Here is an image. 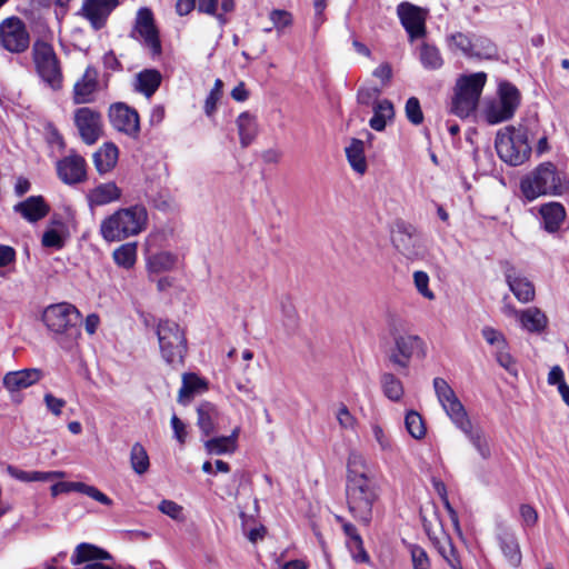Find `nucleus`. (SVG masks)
<instances>
[{"instance_id":"ddd939ff","label":"nucleus","mask_w":569,"mask_h":569,"mask_svg":"<svg viewBox=\"0 0 569 569\" xmlns=\"http://www.w3.org/2000/svg\"><path fill=\"white\" fill-rule=\"evenodd\" d=\"M74 124L84 143L93 144L102 133L101 113L89 108L81 107L74 112Z\"/></svg>"},{"instance_id":"f03ea898","label":"nucleus","mask_w":569,"mask_h":569,"mask_svg":"<svg viewBox=\"0 0 569 569\" xmlns=\"http://www.w3.org/2000/svg\"><path fill=\"white\" fill-rule=\"evenodd\" d=\"M148 224V211L143 204L117 209L104 217L99 232L107 242H119L141 233Z\"/></svg>"},{"instance_id":"ea45409f","label":"nucleus","mask_w":569,"mask_h":569,"mask_svg":"<svg viewBox=\"0 0 569 569\" xmlns=\"http://www.w3.org/2000/svg\"><path fill=\"white\" fill-rule=\"evenodd\" d=\"M207 383L194 373H184L182 376V386L179 390L178 401L188 402L196 393L204 391Z\"/></svg>"},{"instance_id":"e2e57ef3","label":"nucleus","mask_w":569,"mask_h":569,"mask_svg":"<svg viewBox=\"0 0 569 569\" xmlns=\"http://www.w3.org/2000/svg\"><path fill=\"white\" fill-rule=\"evenodd\" d=\"M519 516L523 528L536 526L539 518L537 510L528 503L520 505Z\"/></svg>"},{"instance_id":"a19ab883","label":"nucleus","mask_w":569,"mask_h":569,"mask_svg":"<svg viewBox=\"0 0 569 569\" xmlns=\"http://www.w3.org/2000/svg\"><path fill=\"white\" fill-rule=\"evenodd\" d=\"M380 386L383 395L391 401L398 402L403 397V385L401 380L391 372H383L380 376Z\"/></svg>"},{"instance_id":"423d86ee","label":"nucleus","mask_w":569,"mask_h":569,"mask_svg":"<svg viewBox=\"0 0 569 569\" xmlns=\"http://www.w3.org/2000/svg\"><path fill=\"white\" fill-rule=\"evenodd\" d=\"M31 57L41 81L53 91L60 90L63 86L62 66L53 46L43 39H37L32 43Z\"/></svg>"},{"instance_id":"6e6552de","label":"nucleus","mask_w":569,"mask_h":569,"mask_svg":"<svg viewBox=\"0 0 569 569\" xmlns=\"http://www.w3.org/2000/svg\"><path fill=\"white\" fill-rule=\"evenodd\" d=\"M486 79L483 72L463 76L458 79L451 107L455 114L466 118L476 110Z\"/></svg>"},{"instance_id":"2eb2a0df","label":"nucleus","mask_w":569,"mask_h":569,"mask_svg":"<svg viewBox=\"0 0 569 569\" xmlns=\"http://www.w3.org/2000/svg\"><path fill=\"white\" fill-rule=\"evenodd\" d=\"M134 32L143 40V43L150 49L152 56H159L161 53V42L150 9L140 8L138 10Z\"/></svg>"},{"instance_id":"680f3d73","label":"nucleus","mask_w":569,"mask_h":569,"mask_svg":"<svg viewBox=\"0 0 569 569\" xmlns=\"http://www.w3.org/2000/svg\"><path fill=\"white\" fill-rule=\"evenodd\" d=\"M413 282L418 292L428 300L435 299V293L429 289V276L425 271L413 273Z\"/></svg>"},{"instance_id":"8fccbe9b","label":"nucleus","mask_w":569,"mask_h":569,"mask_svg":"<svg viewBox=\"0 0 569 569\" xmlns=\"http://www.w3.org/2000/svg\"><path fill=\"white\" fill-rule=\"evenodd\" d=\"M347 548L350 551L351 558L357 563H370V556L363 547V540L360 537L353 538V540L346 541Z\"/></svg>"},{"instance_id":"338daca9","label":"nucleus","mask_w":569,"mask_h":569,"mask_svg":"<svg viewBox=\"0 0 569 569\" xmlns=\"http://www.w3.org/2000/svg\"><path fill=\"white\" fill-rule=\"evenodd\" d=\"M171 427L173 429L174 438L183 445L187 438L186 425L176 416L171 417Z\"/></svg>"},{"instance_id":"0e129e2a","label":"nucleus","mask_w":569,"mask_h":569,"mask_svg":"<svg viewBox=\"0 0 569 569\" xmlns=\"http://www.w3.org/2000/svg\"><path fill=\"white\" fill-rule=\"evenodd\" d=\"M196 3L200 12L214 16L221 24L226 23L224 17L217 14L218 0H196Z\"/></svg>"},{"instance_id":"4c0bfd02","label":"nucleus","mask_w":569,"mask_h":569,"mask_svg":"<svg viewBox=\"0 0 569 569\" xmlns=\"http://www.w3.org/2000/svg\"><path fill=\"white\" fill-rule=\"evenodd\" d=\"M161 79V73L158 70L147 69L137 74L134 88L150 98L160 87Z\"/></svg>"},{"instance_id":"4be33fe9","label":"nucleus","mask_w":569,"mask_h":569,"mask_svg":"<svg viewBox=\"0 0 569 569\" xmlns=\"http://www.w3.org/2000/svg\"><path fill=\"white\" fill-rule=\"evenodd\" d=\"M459 430L466 436L482 460H489L491 458L492 451L490 438L480 423L469 421Z\"/></svg>"},{"instance_id":"5701e85b","label":"nucleus","mask_w":569,"mask_h":569,"mask_svg":"<svg viewBox=\"0 0 569 569\" xmlns=\"http://www.w3.org/2000/svg\"><path fill=\"white\" fill-rule=\"evenodd\" d=\"M98 89V72L89 66L82 77L73 86V102L84 104L93 101V94Z\"/></svg>"},{"instance_id":"a211bd4d","label":"nucleus","mask_w":569,"mask_h":569,"mask_svg":"<svg viewBox=\"0 0 569 569\" xmlns=\"http://www.w3.org/2000/svg\"><path fill=\"white\" fill-rule=\"evenodd\" d=\"M397 14L411 40L425 36V12L422 9L409 2H401L397 7Z\"/></svg>"},{"instance_id":"09e8293b","label":"nucleus","mask_w":569,"mask_h":569,"mask_svg":"<svg viewBox=\"0 0 569 569\" xmlns=\"http://www.w3.org/2000/svg\"><path fill=\"white\" fill-rule=\"evenodd\" d=\"M405 425L408 432L415 439H421L426 435V427L421 416L417 411H409L405 418Z\"/></svg>"},{"instance_id":"1a4fd4ad","label":"nucleus","mask_w":569,"mask_h":569,"mask_svg":"<svg viewBox=\"0 0 569 569\" xmlns=\"http://www.w3.org/2000/svg\"><path fill=\"white\" fill-rule=\"evenodd\" d=\"M520 92L510 82H501L498 99L488 103L485 118L488 123L497 124L511 119L520 104Z\"/></svg>"},{"instance_id":"473e14b6","label":"nucleus","mask_w":569,"mask_h":569,"mask_svg":"<svg viewBox=\"0 0 569 569\" xmlns=\"http://www.w3.org/2000/svg\"><path fill=\"white\" fill-rule=\"evenodd\" d=\"M119 157V150L116 144L108 142L101 146L93 153V163L97 171L101 174L111 171L117 162Z\"/></svg>"},{"instance_id":"7ed1b4c3","label":"nucleus","mask_w":569,"mask_h":569,"mask_svg":"<svg viewBox=\"0 0 569 569\" xmlns=\"http://www.w3.org/2000/svg\"><path fill=\"white\" fill-rule=\"evenodd\" d=\"M520 190L528 201L542 196H562L569 191V180L553 163L543 162L521 179Z\"/></svg>"},{"instance_id":"72a5a7b5","label":"nucleus","mask_w":569,"mask_h":569,"mask_svg":"<svg viewBox=\"0 0 569 569\" xmlns=\"http://www.w3.org/2000/svg\"><path fill=\"white\" fill-rule=\"evenodd\" d=\"M240 144L247 148L258 134V123L256 116L248 111L240 113L236 120Z\"/></svg>"},{"instance_id":"412c9836","label":"nucleus","mask_w":569,"mask_h":569,"mask_svg":"<svg viewBox=\"0 0 569 569\" xmlns=\"http://www.w3.org/2000/svg\"><path fill=\"white\" fill-rule=\"evenodd\" d=\"M422 345L417 336H400L395 340V348L389 355V360L399 368H407L413 352Z\"/></svg>"},{"instance_id":"79ce46f5","label":"nucleus","mask_w":569,"mask_h":569,"mask_svg":"<svg viewBox=\"0 0 569 569\" xmlns=\"http://www.w3.org/2000/svg\"><path fill=\"white\" fill-rule=\"evenodd\" d=\"M114 262L124 269H130L137 261V243L128 242L118 247L112 253Z\"/></svg>"},{"instance_id":"2f4dec72","label":"nucleus","mask_w":569,"mask_h":569,"mask_svg":"<svg viewBox=\"0 0 569 569\" xmlns=\"http://www.w3.org/2000/svg\"><path fill=\"white\" fill-rule=\"evenodd\" d=\"M543 228L549 233L557 232L566 219V209L560 202H548L540 207Z\"/></svg>"},{"instance_id":"c756f323","label":"nucleus","mask_w":569,"mask_h":569,"mask_svg":"<svg viewBox=\"0 0 569 569\" xmlns=\"http://www.w3.org/2000/svg\"><path fill=\"white\" fill-rule=\"evenodd\" d=\"M428 536L451 569H463L458 551L451 538L445 531L441 530L440 533L437 535L428 530Z\"/></svg>"},{"instance_id":"37998d69","label":"nucleus","mask_w":569,"mask_h":569,"mask_svg":"<svg viewBox=\"0 0 569 569\" xmlns=\"http://www.w3.org/2000/svg\"><path fill=\"white\" fill-rule=\"evenodd\" d=\"M496 46L482 36H472L471 58L491 59L496 56Z\"/></svg>"},{"instance_id":"c85d7f7f","label":"nucleus","mask_w":569,"mask_h":569,"mask_svg":"<svg viewBox=\"0 0 569 569\" xmlns=\"http://www.w3.org/2000/svg\"><path fill=\"white\" fill-rule=\"evenodd\" d=\"M111 555L107 550L89 542H81L74 548L70 562L73 566H79L82 563L87 565L91 562L111 560Z\"/></svg>"},{"instance_id":"b1692460","label":"nucleus","mask_w":569,"mask_h":569,"mask_svg":"<svg viewBox=\"0 0 569 569\" xmlns=\"http://www.w3.org/2000/svg\"><path fill=\"white\" fill-rule=\"evenodd\" d=\"M42 377V370L37 368L10 371L3 377V386L10 393H13L33 386L40 381Z\"/></svg>"},{"instance_id":"c9c22d12","label":"nucleus","mask_w":569,"mask_h":569,"mask_svg":"<svg viewBox=\"0 0 569 569\" xmlns=\"http://www.w3.org/2000/svg\"><path fill=\"white\" fill-rule=\"evenodd\" d=\"M346 157L352 168L359 174L367 171V160L365 156V143L360 139H351L349 146L346 147Z\"/></svg>"},{"instance_id":"6e6d98bb","label":"nucleus","mask_w":569,"mask_h":569,"mask_svg":"<svg viewBox=\"0 0 569 569\" xmlns=\"http://www.w3.org/2000/svg\"><path fill=\"white\" fill-rule=\"evenodd\" d=\"M158 509L166 516L170 517L171 519L176 521H183L184 515H183V508L182 506L178 505L177 502L168 499H163L160 501Z\"/></svg>"},{"instance_id":"6ab92c4d","label":"nucleus","mask_w":569,"mask_h":569,"mask_svg":"<svg viewBox=\"0 0 569 569\" xmlns=\"http://www.w3.org/2000/svg\"><path fill=\"white\" fill-rule=\"evenodd\" d=\"M506 282L516 299L521 303H529L535 300V284L512 266L505 270Z\"/></svg>"},{"instance_id":"4468645a","label":"nucleus","mask_w":569,"mask_h":569,"mask_svg":"<svg viewBox=\"0 0 569 569\" xmlns=\"http://www.w3.org/2000/svg\"><path fill=\"white\" fill-rule=\"evenodd\" d=\"M496 539L509 566L518 568L521 565L522 555L515 530L505 522H498Z\"/></svg>"},{"instance_id":"bf43d9fd","label":"nucleus","mask_w":569,"mask_h":569,"mask_svg":"<svg viewBox=\"0 0 569 569\" xmlns=\"http://www.w3.org/2000/svg\"><path fill=\"white\" fill-rule=\"evenodd\" d=\"M371 431L373 439L378 443L381 451L392 452L395 446L392 443L391 438L385 432V430L379 425H372Z\"/></svg>"},{"instance_id":"de8ad7c7","label":"nucleus","mask_w":569,"mask_h":569,"mask_svg":"<svg viewBox=\"0 0 569 569\" xmlns=\"http://www.w3.org/2000/svg\"><path fill=\"white\" fill-rule=\"evenodd\" d=\"M448 47L451 51H460L465 57L471 58L472 36L456 32L449 36Z\"/></svg>"},{"instance_id":"49530a36","label":"nucleus","mask_w":569,"mask_h":569,"mask_svg":"<svg viewBox=\"0 0 569 569\" xmlns=\"http://www.w3.org/2000/svg\"><path fill=\"white\" fill-rule=\"evenodd\" d=\"M269 20L272 22V27L264 28V32H271L273 29L278 33H282L284 29L289 28L293 23L292 14L287 10L274 9L269 13Z\"/></svg>"},{"instance_id":"58836bf2","label":"nucleus","mask_w":569,"mask_h":569,"mask_svg":"<svg viewBox=\"0 0 569 569\" xmlns=\"http://www.w3.org/2000/svg\"><path fill=\"white\" fill-rule=\"evenodd\" d=\"M198 420L197 425L202 433L208 437L217 431L216 420L218 418V410L214 405L210 402H202L197 408Z\"/></svg>"},{"instance_id":"9b49d317","label":"nucleus","mask_w":569,"mask_h":569,"mask_svg":"<svg viewBox=\"0 0 569 569\" xmlns=\"http://www.w3.org/2000/svg\"><path fill=\"white\" fill-rule=\"evenodd\" d=\"M433 389L442 409L458 429L471 421L455 390L443 378L433 379Z\"/></svg>"},{"instance_id":"f257e3e1","label":"nucleus","mask_w":569,"mask_h":569,"mask_svg":"<svg viewBox=\"0 0 569 569\" xmlns=\"http://www.w3.org/2000/svg\"><path fill=\"white\" fill-rule=\"evenodd\" d=\"M347 503L352 517L368 526L372 518V506L377 500L373 480L368 475L365 458L356 452L348 458Z\"/></svg>"},{"instance_id":"aec40b11","label":"nucleus","mask_w":569,"mask_h":569,"mask_svg":"<svg viewBox=\"0 0 569 569\" xmlns=\"http://www.w3.org/2000/svg\"><path fill=\"white\" fill-rule=\"evenodd\" d=\"M118 4L119 0H86L82 4L81 13L98 30L106 24L107 18Z\"/></svg>"},{"instance_id":"f704fd0d","label":"nucleus","mask_w":569,"mask_h":569,"mask_svg":"<svg viewBox=\"0 0 569 569\" xmlns=\"http://www.w3.org/2000/svg\"><path fill=\"white\" fill-rule=\"evenodd\" d=\"M178 263V256L169 251L150 254L147 259V270L150 274L171 271Z\"/></svg>"},{"instance_id":"5fc2aeb1","label":"nucleus","mask_w":569,"mask_h":569,"mask_svg":"<svg viewBox=\"0 0 569 569\" xmlns=\"http://www.w3.org/2000/svg\"><path fill=\"white\" fill-rule=\"evenodd\" d=\"M406 117L415 126L422 123L423 113L420 107V102L416 97H411L406 102Z\"/></svg>"},{"instance_id":"bb28decb","label":"nucleus","mask_w":569,"mask_h":569,"mask_svg":"<svg viewBox=\"0 0 569 569\" xmlns=\"http://www.w3.org/2000/svg\"><path fill=\"white\" fill-rule=\"evenodd\" d=\"M17 213H20L28 222H38L43 219L50 211L49 204L41 196H31L24 201L17 203L13 207Z\"/></svg>"},{"instance_id":"cd10ccee","label":"nucleus","mask_w":569,"mask_h":569,"mask_svg":"<svg viewBox=\"0 0 569 569\" xmlns=\"http://www.w3.org/2000/svg\"><path fill=\"white\" fill-rule=\"evenodd\" d=\"M518 323L523 331L540 335L548 328L549 319L540 308L529 307L521 309Z\"/></svg>"},{"instance_id":"13d9d810","label":"nucleus","mask_w":569,"mask_h":569,"mask_svg":"<svg viewBox=\"0 0 569 569\" xmlns=\"http://www.w3.org/2000/svg\"><path fill=\"white\" fill-rule=\"evenodd\" d=\"M337 421L341 429L353 431L357 426L356 417L349 411L346 405L341 403L336 412Z\"/></svg>"},{"instance_id":"c03bdc74","label":"nucleus","mask_w":569,"mask_h":569,"mask_svg":"<svg viewBox=\"0 0 569 569\" xmlns=\"http://www.w3.org/2000/svg\"><path fill=\"white\" fill-rule=\"evenodd\" d=\"M130 462L133 471L138 475H143L148 471L150 462L149 456L144 447L136 442L130 451Z\"/></svg>"},{"instance_id":"f3484780","label":"nucleus","mask_w":569,"mask_h":569,"mask_svg":"<svg viewBox=\"0 0 569 569\" xmlns=\"http://www.w3.org/2000/svg\"><path fill=\"white\" fill-rule=\"evenodd\" d=\"M57 173L66 184H77L87 179V163L83 157L72 153L57 162Z\"/></svg>"},{"instance_id":"393cba45","label":"nucleus","mask_w":569,"mask_h":569,"mask_svg":"<svg viewBox=\"0 0 569 569\" xmlns=\"http://www.w3.org/2000/svg\"><path fill=\"white\" fill-rule=\"evenodd\" d=\"M50 490H51V495L53 497H57L60 493L77 491V492H81V493L92 498L93 500H96L104 506L112 505V500L108 496H106L103 492H101L98 488H96L94 486L87 485L84 482H80V481L57 482L51 486Z\"/></svg>"},{"instance_id":"f8f14e48","label":"nucleus","mask_w":569,"mask_h":569,"mask_svg":"<svg viewBox=\"0 0 569 569\" xmlns=\"http://www.w3.org/2000/svg\"><path fill=\"white\" fill-rule=\"evenodd\" d=\"M109 119L113 129L126 136L137 139L140 133V118L138 112L127 106L118 102L110 107Z\"/></svg>"},{"instance_id":"774afa93","label":"nucleus","mask_w":569,"mask_h":569,"mask_svg":"<svg viewBox=\"0 0 569 569\" xmlns=\"http://www.w3.org/2000/svg\"><path fill=\"white\" fill-rule=\"evenodd\" d=\"M42 244L49 248H61L62 239L58 231L51 229L43 233L42 236Z\"/></svg>"},{"instance_id":"3c124183","label":"nucleus","mask_w":569,"mask_h":569,"mask_svg":"<svg viewBox=\"0 0 569 569\" xmlns=\"http://www.w3.org/2000/svg\"><path fill=\"white\" fill-rule=\"evenodd\" d=\"M481 336L485 341L495 349V351L498 349H503L508 345L505 335L493 327L485 326L481 329Z\"/></svg>"},{"instance_id":"20e7f679","label":"nucleus","mask_w":569,"mask_h":569,"mask_svg":"<svg viewBox=\"0 0 569 569\" xmlns=\"http://www.w3.org/2000/svg\"><path fill=\"white\" fill-rule=\"evenodd\" d=\"M42 320L64 348H70L80 337L81 313L71 303L60 302L48 306L43 310Z\"/></svg>"},{"instance_id":"603ef678","label":"nucleus","mask_w":569,"mask_h":569,"mask_svg":"<svg viewBox=\"0 0 569 569\" xmlns=\"http://www.w3.org/2000/svg\"><path fill=\"white\" fill-rule=\"evenodd\" d=\"M408 551L411 557L413 569H430L431 562L429 556L422 547L415 543H409Z\"/></svg>"},{"instance_id":"dca6fc26","label":"nucleus","mask_w":569,"mask_h":569,"mask_svg":"<svg viewBox=\"0 0 569 569\" xmlns=\"http://www.w3.org/2000/svg\"><path fill=\"white\" fill-rule=\"evenodd\" d=\"M392 243L402 256L410 260H416L423 256L419 238L411 226L398 224L392 233Z\"/></svg>"},{"instance_id":"a878e982","label":"nucleus","mask_w":569,"mask_h":569,"mask_svg":"<svg viewBox=\"0 0 569 569\" xmlns=\"http://www.w3.org/2000/svg\"><path fill=\"white\" fill-rule=\"evenodd\" d=\"M122 190L113 181L99 183L90 189L86 196L90 209L107 206L120 200Z\"/></svg>"},{"instance_id":"864d4df0","label":"nucleus","mask_w":569,"mask_h":569,"mask_svg":"<svg viewBox=\"0 0 569 569\" xmlns=\"http://www.w3.org/2000/svg\"><path fill=\"white\" fill-rule=\"evenodd\" d=\"M223 82L221 79L214 81L213 88L210 90L204 101V112L208 117L212 116L217 109V103L222 96Z\"/></svg>"},{"instance_id":"39448f33","label":"nucleus","mask_w":569,"mask_h":569,"mask_svg":"<svg viewBox=\"0 0 569 569\" xmlns=\"http://www.w3.org/2000/svg\"><path fill=\"white\" fill-rule=\"evenodd\" d=\"M495 146L499 158L515 167L526 162L531 154L527 129L522 126H507L499 130Z\"/></svg>"},{"instance_id":"052dcab7","label":"nucleus","mask_w":569,"mask_h":569,"mask_svg":"<svg viewBox=\"0 0 569 569\" xmlns=\"http://www.w3.org/2000/svg\"><path fill=\"white\" fill-rule=\"evenodd\" d=\"M381 90L378 87H361L357 93V100L360 104L370 106L379 101Z\"/></svg>"},{"instance_id":"69168bd1","label":"nucleus","mask_w":569,"mask_h":569,"mask_svg":"<svg viewBox=\"0 0 569 569\" xmlns=\"http://www.w3.org/2000/svg\"><path fill=\"white\" fill-rule=\"evenodd\" d=\"M44 403L50 412L54 416H60L62 408L66 406L63 399L54 397L52 393L44 395Z\"/></svg>"},{"instance_id":"0eeeda50","label":"nucleus","mask_w":569,"mask_h":569,"mask_svg":"<svg viewBox=\"0 0 569 569\" xmlns=\"http://www.w3.org/2000/svg\"><path fill=\"white\" fill-rule=\"evenodd\" d=\"M156 333L162 359L168 365H181L187 352V339L180 326L171 320H160Z\"/></svg>"},{"instance_id":"e433bc0d","label":"nucleus","mask_w":569,"mask_h":569,"mask_svg":"<svg viewBox=\"0 0 569 569\" xmlns=\"http://www.w3.org/2000/svg\"><path fill=\"white\" fill-rule=\"evenodd\" d=\"M395 117V109L391 101L382 99L377 101L373 106V116L369 121L371 129L376 131L385 130L387 122L391 121Z\"/></svg>"},{"instance_id":"a18cd8bd","label":"nucleus","mask_w":569,"mask_h":569,"mask_svg":"<svg viewBox=\"0 0 569 569\" xmlns=\"http://www.w3.org/2000/svg\"><path fill=\"white\" fill-rule=\"evenodd\" d=\"M420 61L426 69L437 70L443 64L440 51L435 46L423 43L420 48Z\"/></svg>"},{"instance_id":"9d476101","label":"nucleus","mask_w":569,"mask_h":569,"mask_svg":"<svg viewBox=\"0 0 569 569\" xmlns=\"http://www.w3.org/2000/svg\"><path fill=\"white\" fill-rule=\"evenodd\" d=\"M30 42L28 27L21 18L11 16L0 22V49L20 54L29 49Z\"/></svg>"},{"instance_id":"7c9ffc66","label":"nucleus","mask_w":569,"mask_h":569,"mask_svg":"<svg viewBox=\"0 0 569 569\" xmlns=\"http://www.w3.org/2000/svg\"><path fill=\"white\" fill-rule=\"evenodd\" d=\"M240 427H236L231 435L213 437L203 442L204 450L211 456L231 455L238 449Z\"/></svg>"},{"instance_id":"4d7b16f0","label":"nucleus","mask_w":569,"mask_h":569,"mask_svg":"<svg viewBox=\"0 0 569 569\" xmlns=\"http://www.w3.org/2000/svg\"><path fill=\"white\" fill-rule=\"evenodd\" d=\"M495 357L497 362L505 368L508 372H510L513 376H517V365L516 360L509 352V345L505 347L503 349H498L495 351Z\"/></svg>"}]
</instances>
